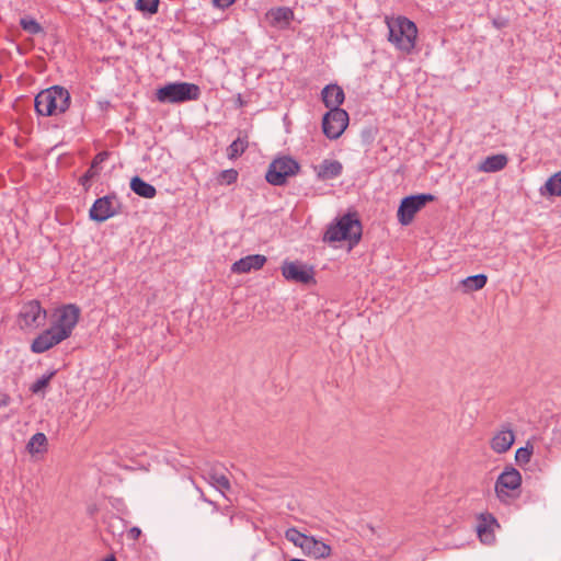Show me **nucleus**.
<instances>
[{
  "label": "nucleus",
  "mask_w": 561,
  "mask_h": 561,
  "mask_svg": "<svg viewBox=\"0 0 561 561\" xmlns=\"http://www.w3.org/2000/svg\"><path fill=\"white\" fill-rule=\"evenodd\" d=\"M388 26V41L400 51L410 54L415 47L417 27L414 22L405 16H392L386 19Z\"/></svg>",
  "instance_id": "1"
},
{
  "label": "nucleus",
  "mask_w": 561,
  "mask_h": 561,
  "mask_svg": "<svg viewBox=\"0 0 561 561\" xmlns=\"http://www.w3.org/2000/svg\"><path fill=\"white\" fill-rule=\"evenodd\" d=\"M35 110L39 115L53 116L65 113L70 105V93L59 85L41 91L35 96Z\"/></svg>",
  "instance_id": "2"
},
{
  "label": "nucleus",
  "mask_w": 561,
  "mask_h": 561,
  "mask_svg": "<svg viewBox=\"0 0 561 561\" xmlns=\"http://www.w3.org/2000/svg\"><path fill=\"white\" fill-rule=\"evenodd\" d=\"M362 237V225L359 220L352 215L342 216L334 225H331L323 240L327 242L346 241L352 249Z\"/></svg>",
  "instance_id": "3"
},
{
  "label": "nucleus",
  "mask_w": 561,
  "mask_h": 561,
  "mask_svg": "<svg viewBox=\"0 0 561 561\" xmlns=\"http://www.w3.org/2000/svg\"><path fill=\"white\" fill-rule=\"evenodd\" d=\"M285 538L294 546L300 548L304 556L308 558L329 559L332 557V548L327 541L302 534L296 528L287 529Z\"/></svg>",
  "instance_id": "4"
},
{
  "label": "nucleus",
  "mask_w": 561,
  "mask_h": 561,
  "mask_svg": "<svg viewBox=\"0 0 561 561\" xmlns=\"http://www.w3.org/2000/svg\"><path fill=\"white\" fill-rule=\"evenodd\" d=\"M213 507L226 511L233 504V489L230 482V473L222 466L213 465Z\"/></svg>",
  "instance_id": "5"
},
{
  "label": "nucleus",
  "mask_w": 561,
  "mask_h": 561,
  "mask_svg": "<svg viewBox=\"0 0 561 561\" xmlns=\"http://www.w3.org/2000/svg\"><path fill=\"white\" fill-rule=\"evenodd\" d=\"M522 481V474L517 469L512 466L505 467L494 484L497 500L503 504H510L517 499Z\"/></svg>",
  "instance_id": "6"
},
{
  "label": "nucleus",
  "mask_w": 561,
  "mask_h": 561,
  "mask_svg": "<svg viewBox=\"0 0 561 561\" xmlns=\"http://www.w3.org/2000/svg\"><path fill=\"white\" fill-rule=\"evenodd\" d=\"M198 96V85L187 82H173L157 90V99L162 103H181Z\"/></svg>",
  "instance_id": "7"
},
{
  "label": "nucleus",
  "mask_w": 561,
  "mask_h": 561,
  "mask_svg": "<svg viewBox=\"0 0 561 561\" xmlns=\"http://www.w3.org/2000/svg\"><path fill=\"white\" fill-rule=\"evenodd\" d=\"M47 312L39 301L31 300L21 307L18 323L22 330H35L45 324Z\"/></svg>",
  "instance_id": "8"
},
{
  "label": "nucleus",
  "mask_w": 561,
  "mask_h": 561,
  "mask_svg": "<svg viewBox=\"0 0 561 561\" xmlns=\"http://www.w3.org/2000/svg\"><path fill=\"white\" fill-rule=\"evenodd\" d=\"M299 170L297 161L289 157L275 159L266 172V181L272 185H283L288 178L294 176Z\"/></svg>",
  "instance_id": "9"
},
{
  "label": "nucleus",
  "mask_w": 561,
  "mask_h": 561,
  "mask_svg": "<svg viewBox=\"0 0 561 561\" xmlns=\"http://www.w3.org/2000/svg\"><path fill=\"white\" fill-rule=\"evenodd\" d=\"M434 201V196L431 194H417L404 197L397 211L398 221L402 226L410 225L414 216L423 208L427 203Z\"/></svg>",
  "instance_id": "10"
},
{
  "label": "nucleus",
  "mask_w": 561,
  "mask_h": 561,
  "mask_svg": "<svg viewBox=\"0 0 561 561\" xmlns=\"http://www.w3.org/2000/svg\"><path fill=\"white\" fill-rule=\"evenodd\" d=\"M348 114L345 110L334 108L324 114L322 130L329 139H337L348 126Z\"/></svg>",
  "instance_id": "11"
},
{
  "label": "nucleus",
  "mask_w": 561,
  "mask_h": 561,
  "mask_svg": "<svg viewBox=\"0 0 561 561\" xmlns=\"http://www.w3.org/2000/svg\"><path fill=\"white\" fill-rule=\"evenodd\" d=\"M80 308L76 305H66L57 310V319L53 327L61 334L64 332L65 340L71 335V332L79 321Z\"/></svg>",
  "instance_id": "12"
},
{
  "label": "nucleus",
  "mask_w": 561,
  "mask_h": 561,
  "mask_svg": "<svg viewBox=\"0 0 561 561\" xmlns=\"http://www.w3.org/2000/svg\"><path fill=\"white\" fill-rule=\"evenodd\" d=\"M282 275L287 280L295 283H314L313 267L301 262L285 261L282 265Z\"/></svg>",
  "instance_id": "13"
},
{
  "label": "nucleus",
  "mask_w": 561,
  "mask_h": 561,
  "mask_svg": "<svg viewBox=\"0 0 561 561\" xmlns=\"http://www.w3.org/2000/svg\"><path fill=\"white\" fill-rule=\"evenodd\" d=\"M117 205L118 203L115 196L106 195L100 197L90 208V218L94 221L103 222L117 214Z\"/></svg>",
  "instance_id": "14"
},
{
  "label": "nucleus",
  "mask_w": 561,
  "mask_h": 561,
  "mask_svg": "<svg viewBox=\"0 0 561 561\" xmlns=\"http://www.w3.org/2000/svg\"><path fill=\"white\" fill-rule=\"evenodd\" d=\"M515 442V433L510 426H501L496 430L489 442L490 448L495 454L507 453Z\"/></svg>",
  "instance_id": "15"
},
{
  "label": "nucleus",
  "mask_w": 561,
  "mask_h": 561,
  "mask_svg": "<svg viewBox=\"0 0 561 561\" xmlns=\"http://www.w3.org/2000/svg\"><path fill=\"white\" fill-rule=\"evenodd\" d=\"M500 527L491 513H481L477 519V534L481 542L492 543L495 540V530Z\"/></svg>",
  "instance_id": "16"
},
{
  "label": "nucleus",
  "mask_w": 561,
  "mask_h": 561,
  "mask_svg": "<svg viewBox=\"0 0 561 561\" xmlns=\"http://www.w3.org/2000/svg\"><path fill=\"white\" fill-rule=\"evenodd\" d=\"M64 340H65L64 332H61V334H59L57 332V329H55L51 325L49 329L45 330L36 339H34V341L32 342V345H31V350L34 353L41 354V353L48 351L53 346L59 344Z\"/></svg>",
  "instance_id": "17"
},
{
  "label": "nucleus",
  "mask_w": 561,
  "mask_h": 561,
  "mask_svg": "<svg viewBox=\"0 0 561 561\" xmlns=\"http://www.w3.org/2000/svg\"><path fill=\"white\" fill-rule=\"evenodd\" d=\"M266 263V256L261 254L247 255L232 264V272L245 274L261 270Z\"/></svg>",
  "instance_id": "18"
},
{
  "label": "nucleus",
  "mask_w": 561,
  "mask_h": 561,
  "mask_svg": "<svg viewBox=\"0 0 561 561\" xmlns=\"http://www.w3.org/2000/svg\"><path fill=\"white\" fill-rule=\"evenodd\" d=\"M321 96L324 105L330 110L340 108L345 99L343 89L337 84L324 87Z\"/></svg>",
  "instance_id": "19"
},
{
  "label": "nucleus",
  "mask_w": 561,
  "mask_h": 561,
  "mask_svg": "<svg viewBox=\"0 0 561 561\" xmlns=\"http://www.w3.org/2000/svg\"><path fill=\"white\" fill-rule=\"evenodd\" d=\"M313 169L320 180H330L342 173L343 165L337 160L325 159Z\"/></svg>",
  "instance_id": "20"
},
{
  "label": "nucleus",
  "mask_w": 561,
  "mask_h": 561,
  "mask_svg": "<svg viewBox=\"0 0 561 561\" xmlns=\"http://www.w3.org/2000/svg\"><path fill=\"white\" fill-rule=\"evenodd\" d=\"M266 18L273 26L285 28L293 20L294 12L286 7L275 8L266 13Z\"/></svg>",
  "instance_id": "21"
},
{
  "label": "nucleus",
  "mask_w": 561,
  "mask_h": 561,
  "mask_svg": "<svg viewBox=\"0 0 561 561\" xmlns=\"http://www.w3.org/2000/svg\"><path fill=\"white\" fill-rule=\"evenodd\" d=\"M508 162L505 154L486 157L478 167V170L485 173H493L503 170Z\"/></svg>",
  "instance_id": "22"
},
{
  "label": "nucleus",
  "mask_w": 561,
  "mask_h": 561,
  "mask_svg": "<svg viewBox=\"0 0 561 561\" xmlns=\"http://www.w3.org/2000/svg\"><path fill=\"white\" fill-rule=\"evenodd\" d=\"M131 191L140 197L153 198L157 194V190L153 185L145 182L140 176L136 175L130 180Z\"/></svg>",
  "instance_id": "23"
},
{
  "label": "nucleus",
  "mask_w": 561,
  "mask_h": 561,
  "mask_svg": "<svg viewBox=\"0 0 561 561\" xmlns=\"http://www.w3.org/2000/svg\"><path fill=\"white\" fill-rule=\"evenodd\" d=\"M486 282L488 276L485 274H477L460 280L459 286L465 294H469L482 289L486 285Z\"/></svg>",
  "instance_id": "24"
},
{
  "label": "nucleus",
  "mask_w": 561,
  "mask_h": 561,
  "mask_svg": "<svg viewBox=\"0 0 561 561\" xmlns=\"http://www.w3.org/2000/svg\"><path fill=\"white\" fill-rule=\"evenodd\" d=\"M249 141L247 136L238 137L228 148L227 156L229 159H236L241 156L248 148Z\"/></svg>",
  "instance_id": "25"
},
{
  "label": "nucleus",
  "mask_w": 561,
  "mask_h": 561,
  "mask_svg": "<svg viewBox=\"0 0 561 561\" xmlns=\"http://www.w3.org/2000/svg\"><path fill=\"white\" fill-rule=\"evenodd\" d=\"M542 194L561 197V171L551 175L543 187Z\"/></svg>",
  "instance_id": "26"
},
{
  "label": "nucleus",
  "mask_w": 561,
  "mask_h": 561,
  "mask_svg": "<svg viewBox=\"0 0 561 561\" xmlns=\"http://www.w3.org/2000/svg\"><path fill=\"white\" fill-rule=\"evenodd\" d=\"M47 443V438L43 433L34 434L27 443V449L31 454L39 453Z\"/></svg>",
  "instance_id": "27"
},
{
  "label": "nucleus",
  "mask_w": 561,
  "mask_h": 561,
  "mask_svg": "<svg viewBox=\"0 0 561 561\" xmlns=\"http://www.w3.org/2000/svg\"><path fill=\"white\" fill-rule=\"evenodd\" d=\"M20 25L25 32L32 35L43 32V27L41 26V24L32 18H22L20 20Z\"/></svg>",
  "instance_id": "28"
},
{
  "label": "nucleus",
  "mask_w": 561,
  "mask_h": 561,
  "mask_svg": "<svg viewBox=\"0 0 561 561\" xmlns=\"http://www.w3.org/2000/svg\"><path fill=\"white\" fill-rule=\"evenodd\" d=\"M238 179V171L234 169H228L220 172L217 176V183L219 185H230Z\"/></svg>",
  "instance_id": "29"
},
{
  "label": "nucleus",
  "mask_w": 561,
  "mask_h": 561,
  "mask_svg": "<svg viewBox=\"0 0 561 561\" xmlns=\"http://www.w3.org/2000/svg\"><path fill=\"white\" fill-rule=\"evenodd\" d=\"M55 371H50L46 375H43L41 378H38L31 387L30 390L33 393H39L42 392L49 383L51 378L54 377Z\"/></svg>",
  "instance_id": "30"
},
{
  "label": "nucleus",
  "mask_w": 561,
  "mask_h": 561,
  "mask_svg": "<svg viewBox=\"0 0 561 561\" xmlns=\"http://www.w3.org/2000/svg\"><path fill=\"white\" fill-rule=\"evenodd\" d=\"M533 455V446L527 445L525 447H520L515 453V460L518 465H526L530 461Z\"/></svg>",
  "instance_id": "31"
},
{
  "label": "nucleus",
  "mask_w": 561,
  "mask_h": 561,
  "mask_svg": "<svg viewBox=\"0 0 561 561\" xmlns=\"http://www.w3.org/2000/svg\"><path fill=\"white\" fill-rule=\"evenodd\" d=\"M159 0H137L136 9L153 14L158 11Z\"/></svg>",
  "instance_id": "32"
},
{
  "label": "nucleus",
  "mask_w": 561,
  "mask_h": 561,
  "mask_svg": "<svg viewBox=\"0 0 561 561\" xmlns=\"http://www.w3.org/2000/svg\"><path fill=\"white\" fill-rule=\"evenodd\" d=\"M141 535V530L138 527H131L127 533V538L130 540H137Z\"/></svg>",
  "instance_id": "33"
},
{
  "label": "nucleus",
  "mask_w": 561,
  "mask_h": 561,
  "mask_svg": "<svg viewBox=\"0 0 561 561\" xmlns=\"http://www.w3.org/2000/svg\"><path fill=\"white\" fill-rule=\"evenodd\" d=\"M236 0H213V4L219 9H225L234 3Z\"/></svg>",
  "instance_id": "34"
},
{
  "label": "nucleus",
  "mask_w": 561,
  "mask_h": 561,
  "mask_svg": "<svg viewBox=\"0 0 561 561\" xmlns=\"http://www.w3.org/2000/svg\"><path fill=\"white\" fill-rule=\"evenodd\" d=\"M10 397L7 393L0 394V407H7L10 403Z\"/></svg>",
  "instance_id": "35"
},
{
  "label": "nucleus",
  "mask_w": 561,
  "mask_h": 561,
  "mask_svg": "<svg viewBox=\"0 0 561 561\" xmlns=\"http://www.w3.org/2000/svg\"><path fill=\"white\" fill-rule=\"evenodd\" d=\"M93 176L92 168L88 170V172L81 178L82 184H84L85 181L91 179Z\"/></svg>",
  "instance_id": "36"
},
{
  "label": "nucleus",
  "mask_w": 561,
  "mask_h": 561,
  "mask_svg": "<svg viewBox=\"0 0 561 561\" xmlns=\"http://www.w3.org/2000/svg\"><path fill=\"white\" fill-rule=\"evenodd\" d=\"M105 156H106V152H101L99 154H96V157L94 158V162H99V161H103L105 159Z\"/></svg>",
  "instance_id": "37"
},
{
  "label": "nucleus",
  "mask_w": 561,
  "mask_h": 561,
  "mask_svg": "<svg viewBox=\"0 0 561 561\" xmlns=\"http://www.w3.org/2000/svg\"><path fill=\"white\" fill-rule=\"evenodd\" d=\"M101 561H116L114 554H108L104 557Z\"/></svg>",
  "instance_id": "38"
},
{
  "label": "nucleus",
  "mask_w": 561,
  "mask_h": 561,
  "mask_svg": "<svg viewBox=\"0 0 561 561\" xmlns=\"http://www.w3.org/2000/svg\"><path fill=\"white\" fill-rule=\"evenodd\" d=\"M290 561H302L301 559H291Z\"/></svg>",
  "instance_id": "39"
}]
</instances>
